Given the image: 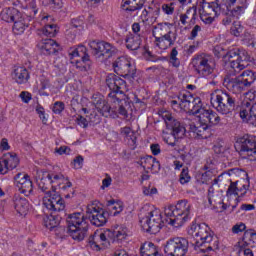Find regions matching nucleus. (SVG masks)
Returning <instances> with one entry per match:
<instances>
[{"instance_id": "obj_58", "label": "nucleus", "mask_w": 256, "mask_h": 256, "mask_svg": "<svg viewBox=\"0 0 256 256\" xmlns=\"http://www.w3.org/2000/svg\"><path fill=\"white\" fill-rule=\"evenodd\" d=\"M40 91H45V89H49L51 87V81H49V78L42 76L40 78Z\"/></svg>"}, {"instance_id": "obj_49", "label": "nucleus", "mask_w": 256, "mask_h": 256, "mask_svg": "<svg viewBox=\"0 0 256 256\" xmlns=\"http://www.w3.org/2000/svg\"><path fill=\"white\" fill-rule=\"evenodd\" d=\"M179 181L181 185H185L191 181V176H189V168H183L180 174Z\"/></svg>"}, {"instance_id": "obj_31", "label": "nucleus", "mask_w": 256, "mask_h": 256, "mask_svg": "<svg viewBox=\"0 0 256 256\" xmlns=\"http://www.w3.org/2000/svg\"><path fill=\"white\" fill-rule=\"evenodd\" d=\"M21 12L13 7H6L0 12L1 21L5 23H13L15 19H20Z\"/></svg>"}, {"instance_id": "obj_21", "label": "nucleus", "mask_w": 256, "mask_h": 256, "mask_svg": "<svg viewBox=\"0 0 256 256\" xmlns=\"http://www.w3.org/2000/svg\"><path fill=\"white\" fill-rule=\"evenodd\" d=\"M19 157L13 152H8L0 158V175H7L9 171L17 169Z\"/></svg>"}, {"instance_id": "obj_32", "label": "nucleus", "mask_w": 256, "mask_h": 256, "mask_svg": "<svg viewBox=\"0 0 256 256\" xmlns=\"http://www.w3.org/2000/svg\"><path fill=\"white\" fill-rule=\"evenodd\" d=\"M126 48L129 51H137L141 47V43H143V37L140 34L129 33L125 38Z\"/></svg>"}, {"instance_id": "obj_44", "label": "nucleus", "mask_w": 256, "mask_h": 256, "mask_svg": "<svg viewBox=\"0 0 256 256\" xmlns=\"http://www.w3.org/2000/svg\"><path fill=\"white\" fill-rule=\"evenodd\" d=\"M238 77L242 80V82H244L246 87H251V84L255 83L256 79L255 72L251 70H245L243 73L238 75Z\"/></svg>"}, {"instance_id": "obj_40", "label": "nucleus", "mask_w": 256, "mask_h": 256, "mask_svg": "<svg viewBox=\"0 0 256 256\" xmlns=\"http://www.w3.org/2000/svg\"><path fill=\"white\" fill-rule=\"evenodd\" d=\"M14 25L12 31L14 35H23L25 33V29L29 27V23H27V19L23 17V14L20 12V18L15 19L13 21Z\"/></svg>"}, {"instance_id": "obj_17", "label": "nucleus", "mask_w": 256, "mask_h": 256, "mask_svg": "<svg viewBox=\"0 0 256 256\" xmlns=\"http://www.w3.org/2000/svg\"><path fill=\"white\" fill-rule=\"evenodd\" d=\"M163 119L167 129L171 131V135H173L174 139H183L185 137L187 129H185V125H183L179 119H176L169 113L164 114Z\"/></svg>"}, {"instance_id": "obj_8", "label": "nucleus", "mask_w": 256, "mask_h": 256, "mask_svg": "<svg viewBox=\"0 0 256 256\" xmlns=\"http://www.w3.org/2000/svg\"><path fill=\"white\" fill-rule=\"evenodd\" d=\"M140 225L146 233L157 235V233L163 229V216H161V210H150L146 216L140 218Z\"/></svg>"}, {"instance_id": "obj_2", "label": "nucleus", "mask_w": 256, "mask_h": 256, "mask_svg": "<svg viewBox=\"0 0 256 256\" xmlns=\"http://www.w3.org/2000/svg\"><path fill=\"white\" fill-rule=\"evenodd\" d=\"M109 214L97 205V202L88 204L86 215L81 212L69 214L66 217L68 233L74 241H83L89 231V221L94 227H103L107 224Z\"/></svg>"}, {"instance_id": "obj_12", "label": "nucleus", "mask_w": 256, "mask_h": 256, "mask_svg": "<svg viewBox=\"0 0 256 256\" xmlns=\"http://www.w3.org/2000/svg\"><path fill=\"white\" fill-rule=\"evenodd\" d=\"M89 47L96 59L107 61L117 53V48L109 42L92 40L89 42Z\"/></svg>"}, {"instance_id": "obj_36", "label": "nucleus", "mask_w": 256, "mask_h": 256, "mask_svg": "<svg viewBox=\"0 0 256 256\" xmlns=\"http://www.w3.org/2000/svg\"><path fill=\"white\" fill-rule=\"evenodd\" d=\"M76 123L80 127H83V129H87L89 127V123H97L99 121V116L97 113L92 112L90 115H86V117H83V115H78L76 117Z\"/></svg>"}, {"instance_id": "obj_48", "label": "nucleus", "mask_w": 256, "mask_h": 256, "mask_svg": "<svg viewBox=\"0 0 256 256\" xmlns=\"http://www.w3.org/2000/svg\"><path fill=\"white\" fill-rule=\"evenodd\" d=\"M43 35L46 37H55L57 35V25L47 24L43 29Z\"/></svg>"}, {"instance_id": "obj_25", "label": "nucleus", "mask_w": 256, "mask_h": 256, "mask_svg": "<svg viewBox=\"0 0 256 256\" xmlns=\"http://www.w3.org/2000/svg\"><path fill=\"white\" fill-rule=\"evenodd\" d=\"M224 86L226 87V89H228V91H231L235 95L243 93V90L247 87L239 76L226 79L224 81Z\"/></svg>"}, {"instance_id": "obj_3", "label": "nucleus", "mask_w": 256, "mask_h": 256, "mask_svg": "<svg viewBox=\"0 0 256 256\" xmlns=\"http://www.w3.org/2000/svg\"><path fill=\"white\" fill-rule=\"evenodd\" d=\"M188 235L196 240L195 245L200 247L203 253L219 249V238L205 223H192L188 229Z\"/></svg>"}, {"instance_id": "obj_59", "label": "nucleus", "mask_w": 256, "mask_h": 256, "mask_svg": "<svg viewBox=\"0 0 256 256\" xmlns=\"http://www.w3.org/2000/svg\"><path fill=\"white\" fill-rule=\"evenodd\" d=\"M199 33H201V27L199 25H195L188 39H190V41H193L199 35Z\"/></svg>"}, {"instance_id": "obj_14", "label": "nucleus", "mask_w": 256, "mask_h": 256, "mask_svg": "<svg viewBox=\"0 0 256 256\" xmlns=\"http://www.w3.org/2000/svg\"><path fill=\"white\" fill-rule=\"evenodd\" d=\"M234 147L244 159L253 157L256 155V136L244 135L236 140Z\"/></svg>"}, {"instance_id": "obj_26", "label": "nucleus", "mask_w": 256, "mask_h": 256, "mask_svg": "<svg viewBox=\"0 0 256 256\" xmlns=\"http://www.w3.org/2000/svg\"><path fill=\"white\" fill-rule=\"evenodd\" d=\"M95 108L98 113L103 117H112V119H117V110H114V106L111 107L103 99H98L94 102Z\"/></svg>"}, {"instance_id": "obj_62", "label": "nucleus", "mask_w": 256, "mask_h": 256, "mask_svg": "<svg viewBox=\"0 0 256 256\" xmlns=\"http://www.w3.org/2000/svg\"><path fill=\"white\" fill-rule=\"evenodd\" d=\"M55 153H58V155H69V153H71V148L67 146H61L55 149Z\"/></svg>"}, {"instance_id": "obj_7", "label": "nucleus", "mask_w": 256, "mask_h": 256, "mask_svg": "<svg viewBox=\"0 0 256 256\" xmlns=\"http://www.w3.org/2000/svg\"><path fill=\"white\" fill-rule=\"evenodd\" d=\"M210 103L221 115H231L237 107V98L226 91L218 90L211 94Z\"/></svg>"}, {"instance_id": "obj_50", "label": "nucleus", "mask_w": 256, "mask_h": 256, "mask_svg": "<svg viewBox=\"0 0 256 256\" xmlns=\"http://www.w3.org/2000/svg\"><path fill=\"white\" fill-rule=\"evenodd\" d=\"M230 31L234 37H239L243 33V27L240 22H234Z\"/></svg>"}, {"instance_id": "obj_34", "label": "nucleus", "mask_w": 256, "mask_h": 256, "mask_svg": "<svg viewBox=\"0 0 256 256\" xmlns=\"http://www.w3.org/2000/svg\"><path fill=\"white\" fill-rule=\"evenodd\" d=\"M109 232H111V229H108L102 233L95 232L94 235L90 236L89 243L97 248H99V244L105 245L107 241L109 243V239L111 240V238H109Z\"/></svg>"}, {"instance_id": "obj_56", "label": "nucleus", "mask_w": 256, "mask_h": 256, "mask_svg": "<svg viewBox=\"0 0 256 256\" xmlns=\"http://www.w3.org/2000/svg\"><path fill=\"white\" fill-rule=\"evenodd\" d=\"M36 113L39 115V118L41 119L42 123H47V117H45V108H43L41 104H38L36 106Z\"/></svg>"}, {"instance_id": "obj_42", "label": "nucleus", "mask_w": 256, "mask_h": 256, "mask_svg": "<svg viewBox=\"0 0 256 256\" xmlns=\"http://www.w3.org/2000/svg\"><path fill=\"white\" fill-rule=\"evenodd\" d=\"M111 103L114 104V111L117 112V117H119V115H121V117H123V119L129 118V113L127 112V108H125V106H123V103H127V102L125 100H123V98L120 97V101L115 99V102H111Z\"/></svg>"}, {"instance_id": "obj_41", "label": "nucleus", "mask_w": 256, "mask_h": 256, "mask_svg": "<svg viewBox=\"0 0 256 256\" xmlns=\"http://www.w3.org/2000/svg\"><path fill=\"white\" fill-rule=\"evenodd\" d=\"M141 256H155L159 254V250L152 242H145L140 247Z\"/></svg>"}, {"instance_id": "obj_6", "label": "nucleus", "mask_w": 256, "mask_h": 256, "mask_svg": "<svg viewBox=\"0 0 256 256\" xmlns=\"http://www.w3.org/2000/svg\"><path fill=\"white\" fill-rule=\"evenodd\" d=\"M191 65L199 77H205V79H215V58L211 54L200 53L194 55L191 60Z\"/></svg>"}, {"instance_id": "obj_51", "label": "nucleus", "mask_w": 256, "mask_h": 256, "mask_svg": "<svg viewBox=\"0 0 256 256\" xmlns=\"http://www.w3.org/2000/svg\"><path fill=\"white\" fill-rule=\"evenodd\" d=\"M238 185H239V181H236V182H231L229 187H228V190H227V196L228 197H231L233 195H237L239 196V192H238Z\"/></svg>"}, {"instance_id": "obj_15", "label": "nucleus", "mask_w": 256, "mask_h": 256, "mask_svg": "<svg viewBox=\"0 0 256 256\" xmlns=\"http://www.w3.org/2000/svg\"><path fill=\"white\" fill-rule=\"evenodd\" d=\"M180 108L188 111L191 115H197L203 106V101L199 97L193 96L191 92H184L179 94Z\"/></svg>"}, {"instance_id": "obj_10", "label": "nucleus", "mask_w": 256, "mask_h": 256, "mask_svg": "<svg viewBox=\"0 0 256 256\" xmlns=\"http://www.w3.org/2000/svg\"><path fill=\"white\" fill-rule=\"evenodd\" d=\"M106 85L111 91L108 94V101H110V103H115V99L121 101V97H125L124 93L127 89V82L121 77L113 73L108 74L106 77Z\"/></svg>"}, {"instance_id": "obj_28", "label": "nucleus", "mask_w": 256, "mask_h": 256, "mask_svg": "<svg viewBox=\"0 0 256 256\" xmlns=\"http://www.w3.org/2000/svg\"><path fill=\"white\" fill-rule=\"evenodd\" d=\"M253 239H256V232L253 230H247L244 232L243 243L240 246L244 249V256H254L253 250L247 247H255Z\"/></svg>"}, {"instance_id": "obj_52", "label": "nucleus", "mask_w": 256, "mask_h": 256, "mask_svg": "<svg viewBox=\"0 0 256 256\" xmlns=\"http://www.w3.org/2000/svg\"><path fill=\"white\" fill-rule=\"evenodd\" d=\"M52 111L56 115H60V113H63V111H65V103L61 101L55 102Z\"/></svg>"}, {"instance_id": "obj_54", "label": "nucleus", "mask_w": 256, "mask_h": 256, "mask_svg": "<svg viewBox=\"0 0 256 256\" xmlns=\"http://www.w3.org/2000/svg\"><path fill=\"white\" fill-rule=\"evenodd\" d=\"M162 11L163 13H165V15H173V13H175L174 4L173 3L163 4Z\"/></svg>"}, {"instance_id": "obj_46", "label": "nucleus", "mask_w": 256, "mask_h": 256, "mask_svg": "<svg viewBox=\"0 0 256 256\" xmlns=\"http://www.w3.org/2000/svg\"><path fill=\"white\" fill-rule=\"evenodd\" d=\"M179 55V51H177V48H172L169 54L168 63L174 67V69H179L181 67V60L177 57Z\"/></svg>"}, {"instance_id": "obj_29", "label": "nucleus", "mask_w": 256, "mask_h": 256, "mask_svg": "<svg viewBox=\"0 0 256 256\" xmlns=\"http://www.w3.org/2000/svg\"><path fill=\"white\" fill-rule=\"evenodd\" d=\"M180 23L185 27V25H189V27H193L195 23H197V6L190 7L183 14H180Z\"/></svg>"}, {"instance_id": "obj_57", "label": "nucleus", "mask_w": 256, "mask_h": 256, "mask_svg": "<svg viewBox=\"0 0 256 256\" xmlns=\"http://www.w3.org/2000/svg\"><path fill=\"white\" fill-rule=\"evenodd\" d=\"M73 29H83V21L79 19H72L70 24V31H68V33H71Z\"/></svg>"}, {"instance_id": "obj_18", "label": "nucleus", "mask_w": 256, "mask_h": 256, "mask_svg": "<svg viewBox=\"0 0 256 256\" xmlns=\"http://www.w3.org/2000/svg\"><path fill=\"white\" fill-rule=\"evenodd\" d=\"M70 56L71 59L77 57L75 60L77 69H80L81 71H87V69H89V65H91V57L89 56V53H87V47L79 45L70 52Z\"/></svg>"}, {"instance_id": "obj_39", "label": "nucleus", "mask_w": 256, "mask_h": 256, "mask_svg": "<svg viewBox=\"0 0 256 256\" xmlns=\"http://www.w3.org/2000/svg\"><path fill=\"white\" fill-rule=\"evenodd\" d=\"M120 135L125 139V141H128V145L135 147L137 143V136L131 127L125 126L120 128Z\"/></svg>"}, {"instance_id": "obj_1", "label": "nucleus", "mask_w": 256, "mask_h": 256, "mask_svg": "<svg viewBox=\"0 0 256 256\" xmlns=\"http://www.w3.org/2000/svg\"><path fill=\"white\" fill-rule=\"evenodd\" d=\"M72 183L62 173L53 171H41L39 174L38 187L46 194L43 198V205L52 213L65 211V200L56 191L65 193L71 189Z\"/></svg>"}, {"instance_id": "obj_9", "label": "nucleus", "mask_w": 256, "mask_h": 256, "mask_svg": "<svg viewBox=\"0 0 256 256\" xmlns=\"http://www.w3.org/2000/svg\"><path fill=\"white\" fill-rule=\"evenodd\" d=\"M225 60L229 61L231 69H234L236 73H241L243 69L249 67V61L251 56L246 50H239V48H233L225 55Z\"/></svg>"}, {"instance_id": "obj_22", "label": "nucleus", "mask_w": 256, "mask_h": 256, "mask_svg": "<svg viewBox=\"0 0 256 256\" xmlns=\"http://www.w3.org/2000/svg\"><path fill=\"white\" fill-rule=\"evenodd\" d=\"M195 117H198L200 123H204L206 125L215 126L221 123V117L217 112L213 110H207L203 105L199 109L198 113Z\"/></svg>"}, {"instance_id": "obj_53", "label": "nucleus", "mask_w": 256, "mask_h": 256, "mask_svg": "<svg viewBox=\"0 0 256 256\" xmlns=\"http://www.w3.org/2000/svg\"><path fill=\"white\" fill-rule=\"evenodd\" d=\"M83 161V156H76L72 162L73 169H83Z\"/></svg>"}, {"instance_id": "obj_24", "label": "nucleus", "mask_w": 256, "mask_h": 256, "mask_svg": "<svg viewBox=\"0 0 256 256\" xmlns=\"http://www.w3.org/2000/svg\"><path fill=\"white\" fill-rule=\"evenodd\" d=\"M138 165H141L144 171H151L152 173H159L161 169V164L157 161V158L153 156L141 157L138 161Z\"/></svg>"}, {"instance_id": "obj_5", "label": "nucleus", "mask_w": 256, "mask_h": 256, "mask_svg": "<svg viewBox=\"0 0 256 256\" xmlns=\"http://www.w3.org/2000/svg\"><path fill=\"white\" fill-rule=\"evenodd\" d=\"M154 45L162 51L173 47L177 41V31H173V23L160 22L152 26Z\"/></svg>"}, {"instance_id": "obj_27", "label": "nucleus", "mask_w": 256, "mask_h": 256, "mask_svg": "<svg viewBox=\"0 0 256 256\" xmlns=\"http://www.w3.org/2000/svg\"><path fill=\"white\" fill-rule=\"evenodd\" d=\"M42 55H55L59 52L60 46L57 41L53 39H45L38 45Z\"/></svg>"}, {"instance_id": "obj_20", "label": "nucleus", "mask_w": 256, "mask_h": 256, "mask_svg": "<svg viewBox=\"0 0 256 256\" xmlns=\"http://www.w3.org/2000/svg\"><path fill=\"white\" fill-rule=\"evenodd\" d=\"M226 7L225 15H232L233 17H240L249 7L247 0H224Z\"/></svg>"}, {"instance_id": "obj_37", "label": "nucleus", "mask_w": 256, "mask_h": 256, "mask_svg": "<svg viewBox=\"0 0 256 256\" xmlns=\"http://www.w3.org/2000/svg\"><path fill=\"white\" fill-rule=\"evenodd\" d=\"M108 239H110L112 243H115V241H124V239H127V228L118 226L110 230V232H108Z\"/></svg>"}, {"instance_id": "obj_43", "label": "nucleus", "mask_w": 256, "mask_h": 256, "mask_svg": "<svg viewBox=\"0 0 256 256\" xmlns=\"http://www.w3.org/2000/svg\"><path fill=\"white\" fill-rule=\"evenodd\" d=\"M43 225L46 229L53 231V229L59 225V216L53 214L45 215L43 217Z\"/></svg>"}, {"instance_id": "obj_63", "label": "nucleus", "mask_w": 256, "mask_h": 256, "mask_svg": "<svg viewBox=\"0 0 256 256\" xmlns=\"http://www.w3.org/2000/svg\"><path fill=\"white\" fill-rule=\"evenodd\" d=\"M20 99H22L23 103H29V101H31V93L25 91L21 92Z\"/></svg>"}, {"instance_id": "obj_60", "label": "nucleus", "mask_w": 256, "mask_h": 256, "mask_svg": "<svg viewBox=\"0 0 256 256\" xmlns=\"http://www.w3.org/2000/svg\"><path fill=\"white\" fill-rule=\"evenodd\" d=\"M214 55H215L216 57H218L219 59H220L221 57H223V59H225V56L227 55V53H225V49H223V47H221V46H216V47L214 48Z\"/></svg>"}, {"instance_id": "obj_30", "label": "nucleus", "mask_w": 256, "mask_h": 256, "mask_svg": "<svg viewBox=\"0 0 256 256\" xmlns=\"http://www.w3.org/2000/svg\"><path fill=\"white\" fill-rule=\"evenodd\" d=\"M12 79L16 81L18 85L27 83L30 79L29 70L23 66H15L12 71Z\"/></svg>"}, {"instance_id": "obj_33", "label": "nucleus", "mask_w": 256, "mask_h": 256, "mask_svg": "<svg viewBox=\"0 0 256 256\" xmlns=\"http://www.w3.org/2000/svg\"><path fill=\"white\" fill-rule=\"evenodd\" d=\"M146 0H122L121 8L127 13H133L143 9Z\"/></svg>"}, {"instance_id": "obj_23", "label": "nucleus", "mask_w": 256, "mask_h": 256, "mask_svg": "<svg viewBox=\"0 0 256 256\" xmlns=\"http://www.w3.org/2000/svg\"><path fill=\"white\" fill-rule=\"evenodd\" d=\"M240 117L249 125L256 127V104H251V102H244L240 109Z\"/></svg>"}, {"instance_id": "obj_16", "label": "nucleus", "mask_w": 256, "mask_h": 256, "mask_svg": "<svg viewBox=\"0 0 256 256\" xmlns=\"http://www.w3.org/2000/svg\"><path fill=\"white\" fill-rule=\"evenodd\" d=\"M113 69L117 75L127 77L128 79H135L137 73L135 65H132L131 61L124 56L117 58L116 61L113 62Z\"/></svg>"}, {"instance_id": "obj_4", "label": "nucleus", "mask_w": 256, "mask_h": 256, "mask_svg": "<svg viewBox=\"0 0 256 256\" xmlns=\"http://www.w3.org/2000/svg\"><path fill=\"white\" fill-rule=\"evenodd\" d=\"M191 207L193 205L187 199L179 200L175 206H166L164 209L166 223L176 228L183 227L191 219Z\"/></svg>"}, {"instance_id": "obj_64", "label": "nucleus", "mask_w": 256, "mask_h": 256, "mask_svg": "<svg viewBox=\"0 0 256 256\" xmlns=\"http://www.w3.org/2000/svg\"><path fill=\"white\" fill-rule=\"evenodd\" d=\"M150 149L153 155H159L161 153V146L159 144H151Z\"/></svg>"}, {"instance_id": "obj_45", "label": "nucleus", "mask_w": 256, "mask_h": 256, "mask_svg": "<svg viewBox=\"0 0 256 256\" xmlns=\"http://www.w3.org/2000/svg\"><path fill=\"white\" fill-rule=\"evenodd\" d=\"M107 207L108 211H110L111 215L114 217H117V215L123 211V204L121 202H115V200H109Z\"/></svg>"}, {"instance_id": "obj_38", "label": "nucleus", "mask_w": 256, "mask_h": 256, "mask_svg": "<svg viewBox=\"0 0 256 256\" xmlns=\"http://www.w3.org/2000/svg\"><path fill=\"white\" fill-rule=\"evenodd\" d=\"M14 209L19 215H25L29 211V201L20 196L14 197Z\"/></svg>"}, {"instance_id": "obj_55", "label": "nucleus", "mask_w": 256, "mask_h": 256, "mask_svg": "<svg viewBox=\"0 0 256 256\" xmlns=\"http://www.w3.org/2000/svg\"><path fill=\"white\" fill-rule=\"evenodd\" d=\"M246 229L247 226L245 225V223L240 222L232 227V233L237 235L239 233H243V231H245Z\"/></svg>"}, {"instance_id": "obj_61", "label": "nucleus", "mask_w": 256, "mask_h": 256, "mask_svg": "<svg viewBox=\"0 0 256 256\" xmlns=\"http://www.w3.org/2000/svg\"><path fill=\"white\" fill-rule=\"evenodd\" d=\"M244 41L251 45V47H255V37L251 33L247 32L244 34Z\"/></svg>"}, {"instance_id": "obj_19", "label": "nucleus", "mask_w": 256, "mask_h": 256, "mask_svg": "<svg viewBox=\"0 0 256 256\" xmlns=\"http://www.w3.org/2000/svg\"><path fill=\"white\" fill-rule=\"evenodd\" d=\"M14 185L19 189L20 193L26 197L33 195V181L29 174L19 172L14 176Z\"/></svg>"}, {"instance_id": "obj_47", "label": "nucleus", "mask_w": 256, "mask_h": 256, "mask_svg": "<svg viewBox=\"0 0 256 256\" xmlns=\"http://www.w3.org/2000/svg\"><path fill=\"white\" fill-rule=\"evenodd\" d=\"M237 190L238 194L240 193L239 197H245L247 191H249V179L239 181Z\"/></svg>"}, {"instance_id": "obj_11", "label": "nucleus", "mask_w": 256, "mask_h": 256, "mask_svg": "<svg viewBox=\"0 0 256 256\" xmlns=\"http://www.w3.org/2000/svg\"><path fill=\"white\" fill-rule=\"evenodd\" d=\"M189 251V240L185 237H174L167 240L164 245L166 256H185Z\"/></svg>"}, {"instance_id": "obj_13", "label": "nucleus", "mask_w": 256, "mask_h": 256, "mask_svg": "<svg viewBox=\"0 0 256 256\" xmlns=\"http://www.w3.org/2000/svg\"><path fill=\"white\" fill-rule=\"evenodd\" d=\"M221 14V5L219 0H202V8L200 9V19L206 25H211L215 21V17Z\"/></svg>"}, {"instance_id": "obj_35", "label": "nucleus", "mask_w": 256, "mask_h": 256, "mask_svg": "<svg viewBox=\"0 0 256 256\" xmlns=\"http://www.w3.org/2000/svg\"><path fill=\"white\" fill-rule=\"evenodd\" d=\"M190 131L191 133H194L197 139H209V136L211 135L209 133V126L205 123H201L199 126L190 124Z\"/></svg>"}]
</instances>
